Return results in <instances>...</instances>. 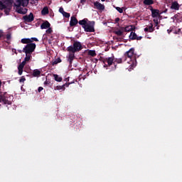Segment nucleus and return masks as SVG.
<instances>
[{
	"label": "nucleus",
	"mask_w": 182,
	"mask_h": 182,
	"mask_svg": "<svg viewBox=\"0 0 182 182\" xmlns=\"http://www.w3.org/2000/svg\"><path fill=\"white\" fill-rule=\"evenodd\" d=\"M81 50H82V45L78 41H74L73 46H70L67 48L68 52L71 53H75Z\"/></svg>",
	"instance_id": "1"
},
{
	"label": "nucleus",
	"mask_w": 182,
	"mask_h": 182,
	"mask_svg": "<svg viewBox=\"0 0 182 182\" xmlns=\"http://www.w3.org/2000/svg\"><path fill=\"white\" fill-rule=\"evenodd\" d=\"M36 48V43L26 44V46L23 48V53H25L26 54H31L35 52Z\"/></svg>",
	"instance_id": "2"
},
{
	"label": "nucleus",
	"mask_w": 182,
	"mask_h": 182,
	"mask_svg": "<svg viewBox=\"0 0 182 182\" xmlns=\"http://www.w3.org/2000/svg\"><path fill=\"white\" fill-rule=\"evenodd\" d=\"M95 25V21H89V24L86 26H82L84 31L87 33H94L95 32V28H94V26Z\"/></svg>",
	"instance_id": "3"
},
{
	"label": "nucleus",
	"mask_w": 182,
	"mask_h": 182,
	"mask_svg": "<svg viewBox=\"0 0 182 182\" xmlns=\"http://www.w3.org/2000/svg\"><path fill=\"white\" fill-rule=\"evenodd\" d=\"M12 9V7L11 6H6V5L2 3L1 1H0V10H4V13L6 16L9 15V13L11 10Z\"/></svg>",
	"instance_id": "4"
},
{
	"label": "nucleus",
	"mask_w": 182,
	"mask_h": 182,
	"mask_svg": "<svg viewBox=\"0 0 182 182\" xmlns=\"http://www.w3.org/2000/svg\"><path fill=\"white\" fill-rule=\"evenodd\" d=\"M23 19L26 23H31L35 20V16H33V13H31L29 15L23 16Z\"/></svg>",
	"instance_id": "5"
},
{
	"label": "nucleus",
	"mask_w": 182,
	"mask_h": 182,
	"mask_svg": "<svg viewBox=\"0 0 182 182\" xmlns=\"http://www.w3.org/2000/svg\"><path fill=\"white\" fill-rule=\"evenodd\" d=\"M15 7H26L28 6V0H16Z\"/></svg>",
	"instance_id": "6"
},
{
	"label": "nucleus",
	"mask_w": 182,
	"mask_h": 182,
	"mask_svg": "<svg viewBox=\"0 0 182 182\" xmlns=\"http://www.w3.org/2000/svg\"><path fill=\"white\" fill-rule=\"evenodd\" d=\"M75 58V53H68V55L67 56V60L68 63H70V67H72V64Z\"/></svg>",
	"instance_id": "7"
},
{
	"label": "nucleus",
	"mask_w": 182,
	"mask_h": 182,
	"mask_svg": "<svg viewBox=\"0 0 182 182\" xmlns=\"http://www.w3.org/2000/svg\"><path fill=\"white\" fill-rule=\"evenodd\" d=\"M129 38H130V40L132 41H141L143 38V37L138 36L137 34H136V33L132 31L131 32L130 36H129Z\"/></svg>",
	"instance_id": "8"
},
{
	"label": "nucleus",
	"mask_w": 182,
	"mask_h": 182,
	"mask_svg": "<svg viewBox=\"0 0 182 182\" xmlns=\"http://www.w3.org/2000/svg\"><path fill=\"white\" fill-rule=\"evenodd\" d=\"M26 63H28L27 61H23L21 63L20 65H18V75H22L23 74V68L25 67Z\"/></svg>",
	"instance_id": "9"
},
{
	"label": "nucleus",
	"mask_w": 182,
	"mask_h": 182,
	"mask_svg": "<svg viewBox=\"0 0 182 182\" xmlns=\"http://www.w3.org/2000/svg\"><path fill=\"white\" fill-rule=\"evenodd\" d=\"M16 12L21 15H25L28 12V9L21 6H16Z\"/></svg>",
	"instance_id": "10"
},
{
	"label": "nucleus",
	"mask_w": 182,
	"mask_h": 182,
	"mask_svg": "<svg viewBox=\"0 0 182 182\" xmlns=\"http://www.w3.org/2000/svg\"><path fill=\"white\" fill-rule=\"evenodd\" d=\"M134 48H130V50H129L127 52H125L124 55H125V58H129L131 59L133 55H134Z\"/></svg>",
	"instance_id": "11"
},
{
	"label": "nucleus",
	"mask_w": 182,
	"mask_h": 182,
	"mask_svg": "<svg viewBox=\"0 0 182 182\" xmlns=\"http://www.w3.org/2000/svg\"><path fill=\"white\" fill-rule=\"evenodd\" d=\"M0 102H2L4 105H11V102L9 101L8 98L5 95H0Z\"/></svg>",
	"instance_id": "12"
},
{
	"label": "nucleus",
	"mask_w": 182,
	"mask_h": 182,
	"mask_svg": "<svg viewBox=\"0 0 182 182\" xmlns=\"http://www.w3.org/2000/svg\"><path fill=\"white\" fill-rule=\"evenodd\" d=\"M95 9L100 11L105 10V6L104 4H102L101 3H99L98 1H96L94 3Z\"/></svg>",
	"instance_id": "13"
},
{
	"label": "nucleus",
	"mask_w": 182,
	"mask_h": 182,
	"mask_svg": "<svg viewBox=\"0 0 182 182\" xmlns=\"http://www.w3.org/2000/svg\"><path fill=\"white\" fill-rule=\"evenodd\" d=\"M78 23V20L74 16H71L70 26V27H75Z\"/></svg>",
	"instance_id": "14"
},
{
	"label": "nucleus",
	"mask_w": 182,
	"mask_h": 182,
	"mask_svg": "<svg viewBox=\"0 0 182 182\" xmlns=\"http://www.w3.org/2000/svg\"><path fill=\"white\" fill-rule=\"evenodd\" d=\"M75 83V81L70 82H66L65 85H63L62 86H58L56 87L57 90H65V87H69L70 85H73Z\"/></svg>",
	"instance_id": "15"
},
{
	"label": "nucleus",
	"mask_w": 182,
	"mask_h": 182,
	"mask_svg": "<svg viewBox=\"0 0 182 182\" xmlns=\"http://www.w3.org/2000/svg\"><path fill=\"white\" fill-rule=\"evenodd\" d=\"M107 63L108 66H111L112 64H114V58H108L104 59V63Z\"/></svg>",
	"instance_id": "16"
},
{
	"label": "nucleus",
	"mask_w": 182,
	"mask_h": 182,
	"mask_svg": "<svg viewBox=\"0 0 182 182\" xmlns=\"http://www.w3.org/2000/svg\"><path fill=\"white\" fill-rule=\"evenodd\" d=\"M180 5L177 1H174L171 4V9L178 11L179 10Z\"/></svg>",
	"instance_id": "17"
},
{
	"label": "nucleus",
	"mask_w": 182,
	"mask_h": 182,
	"mask_svg": "<svg viewBox=\"0 0 182 182\" xmlns=\"http://www.w3.org/2000/svg\"><path fill=\"white\" fill-rule=\"evenodd\" d=\"M21 43L23 44H35L34 43H33V41L30 38H21Z\"/></svg>",
	"instance_id": "18"
},
{
	"label": "nucleus",
	"mask_w": 182,
	"mask_h": 182,
	"mask_svg": "<svg viewBox=\"0 0 182 182\" xmlns=\"http://www.w3.org/2000/svg\"><path fill=\"white\" fill-rule=\"evenodd\" d=\"M159 9H151V16L152 18H157L159 16Z\"/></svg>",
	"instance_id": "19"
},
{
	"label": "nucleus",
	"mask_w": 182,
	"mask_h": 182,
	"mask_svg": "<svg viewBox=\"0 0 182 182\" xmlns=\"http://www.w3.org/2000/svg\"><path fill=\"white\" fill-rule=\"evenodd\" d=\"M50 23L46 21L45 22H43V23L40 27L41 29H47V28H50Z\"/></svg>",
	"instance_id": "20"
},
{
	"label": "nucleus",
	"mask_w": 182,
	"mask_h": 182,
	"mask_svg": "<svg viewBox=\"0 0 182 182\" xmlns=\"http://www.w3.org/2000/svg\"><path fill=\"white\" fill-rule=\"evenodd\" d=\"M14 0H4L3 4L6 6V7H12Z\"/></svg>",
	"instance_id": "21"
},
{
	"label": "nucleus",
	"mask_w": 182,
	"mask_h": 182,
	"mask_svg": "<svg viewBox=\"0 0 182 182\" xmlns=\"http://www.w3.org/2000/svg\"><path fill=\"white\" fill-rule=\"evenodd\" d=\"M87 21H88L87 18H84L83 20L79 21L77 23H79V25H81L82 26H85L89 24V23H87Z\"/></svg>",
	"instance_id": "22"
},
{
	"label": "nucleus",
	"mask_w": 182,
	"mask_h": 182,
	"mask_svg": "<svg viewBox=\"0 0 182 182\" xmlns=\"http://www.w3.org/2000/svg\"><path fill=\"white\" fill-rule=\"evenodd\" d=\"M135 29L134 26H127L124 28V32H130Z\"/></svg>",
	"instance_id": "23"
},
{
	"label": "nucleus",
	"mask_w": 182,
	"mask_h": 182,
	"mask_svg": "<svg viewBox=\"0 0 182 182\" xmlns=\"http://www.w3.org/2000/svg\"><path fill=\"white\" fill-rule=\"evenodd\" d=\"M41 14L43 16H46L48 14H49L48 7L45 6L44 8H43V9L41 10Z\"/></svg>",
	"instance_id": "24"
},
{
	"label": "nucleus",
	"mask_w": 182,
	"mask_h": 182,
	"mask_svg": "<svg viewBox=\"0 0 182 182\" xmlns=\"http://www.w3.org/2000/svg\"><path fill=\"white\" fill-rule=\"evenodd\" d=\"M143 4L146 6H151L154 4V0H144Z\"/></svg>",
	"instance_id": "25"
},
{
	"label": "nucleus",
	"mask_w": 182,
	"mask_h": 182,
	"mask_svg": "<svg viewBox=\"0 0 182 182\" xmlns=\"http://www.w3.org/2000/svg\"><path fill=\"white\" fill-rule=\"evenodd\" d=\"M32 76L33 77H41V71L38 70H35L32 73Z\"/></svg>",
	"instance_id": "26"
},
{
	"label": "nucleus",
	"mask_w": 182,
	"mask_h": 182,
	"mask_svg": "<svg viewBox=\"0 0 182 182\" xmlns=\"http://www.w3.org/2000/svg\"><path fill=\"white\" fill-rule=\"evenodd\" d=\"M62 63V60H60V58H58L57 59L51 62V65L52 66H54V65H56L58 63Z\"/></svg>",
	"instance_id": "27"
},
{
	"label": "nucleus",
	"mask_w": 182,
	"mask_h": 182,
	"mask_svg": "<svg viewBox=\"0 0 182 182\" xmlns=\"http://www.w3.org/2000/svg\"><path fill=\"white\" fill-rule=\"evenodd\" d=\"M113 33H114L117 36H123V31L122 30H119V29H117L116 31H113Z\"/></svg>",
	"instance_id": "28"
},
{
	"label": "nucleus",
	"mask_w": 182,
	"mask_h": 182,
	"mask_svg": "<svg viewBox=\"0 0 182 182\" xmlns=\"http://www.w3.org/2000/svg\"><path fill=\"white\" fill-rule=\"evenodd\" d=\"M88 55H90L92 58H95L97 55L95 50H89Z\"/></svg>",
	"instance_id": "29"
},
{
	"label": "nucleus",
	"mask_w": 182,
	"mask_h": 182,
	"mask_svg": "<svg viewBox=\"0 0 182 182\" xmlns=\"http://www.w3.org/2000/svg\"><path fill=\"white\" fill-rule=\"evenodd\" d=\"M54 79L55 81H57L58 82H60L63 80L62 77H59V75H54Z\"/></svg>",
	"instance_id": "30"
},
{
	"label": "nucleus",
	"mask_w": 182,
	"mask_h": 182,
	"mask_svg": "<svg viewBox=\"0 0 182 182\" xmlns=\"http://www.w3.org/2000/svg\"><path fill=\"white\" fill-rule=\"evenodd\" d=\"M31 58V54H26V58H24V62H29Z\"/></svg>",
	"instance_id": "31"
},
{
	"label": "nucleus",
	"mask_w": 182,
	"mask_h": 182,
	"mask_svg": "<svg viewBox=\"0 0 182 182\" xmlns=\"http://www.w3.org/2000/svg\"><path fill=\"white\" fill-rule=\"evenodd\" d=\"M153 26V23H150L147 27V29H149V33H153L154 31V28Z\"/></svg>",
	"instance_id": "32"
},
{
	"label": "nucleus",
	"mask_w": 182,
	"mask_h": 182,
	"mask_svg": "<svg viewBox=\"0 0 182 182\" xmlns=\"http://www.w3.org/2000/svg\"><path fill=\"white\" fill-rule=\"evenodd\" d=\"M62 15L63 16V17L67 18H69L70 17V13H68V12H63Z\"/></svg>",
	"instance_id": "33"
},
{
	"label": "nucleus",
	"mask_w": 182,
	"mask_h": 182,
	"mask_svg": "<svg viewBox=\"0 0 182 182\" xmlns=\"http://www.w3.org/2000/svg\"><path fill=\"white\" fill-rule=\"evenodd\" d=\"M114 62L118 64L122 63V58H115V60L114 59Z\"/></svg>",
	"instance_id": "34"
},
{
	"label": "nucleus",
	"mask_w": 182,
	"mask_h": 182,
	"mask_svg": "<svg viewBox=\"0 0 182 182\" xmlns=\"http://www.w3.org/2000/svg\"><path fill=\"white\" fill-rule=\"evenodd\" d=\"M116 9L117 10L118 12H119V14H122L123 13V9L120 7H117Z\"/></svg>",
	"instance_id": "35"
},
{
	"label": "nucleus",
	"mask_w": 182,
	"mask_h": 182,
	"mask_svg": "<svg viewBox=\"0 0 182 182\" xmlns=\"http://www.w3.org/2000/svg\"><path fill=\"white\" fill-rule=\"evenodd\" d=\"M26 81V77L24 76L21 77V79L19 80L20 82H25Z\"/></svg>",
	"instance_id": "36"
},
{
	"label": "nucleus",
	"mask_w": 182,
	"mask_h": 182,
	"mask_svg": "<svg viewBox=\"0 0 182 182\" xmlns=\"http://www.w3.org/2000/svg\"><path fill=\"white\" fill-rule=\"evenodd\" d=\"M58 12H60V14H64V13H66L65 11H64V9L60 7V9H58Z\"/></svg>",
	"instance_id": "37"
},
{
	"label": "nucleus",
	"mask_w": 182,
	"mask_h": 182,
	"mask_svg": "<svg viewBox=\"0 0 182 182\" xmlns=\"http://www.w3.org/2000/svg\"><path fill=\"white\" fill-rule=\"evenodd\" d=\"M52 32H53V30H52L51 28H48V29L46 30V33H47L48 34H50Z\"/></svg>",
	"instance_id": "38"
},
{
	"label": "nucleus",
	"mask_w": 182,
	"mask_h": 182,
	"mask_svg": "<svg viewBox=\"0 0 182 182\" xmlns=\"http://www.w3.org/2000/svg\"><path fill=\"white\" fill-rule=\"evenodd\" d=\"M6 38L8 40V41H10L11 40V33H9L7 35H6Z\"/></svg>",
	"instance_id": "39"
},
{
	"label": "nucleus",
	"mask_w": 182,
	"mask_h": 182,
	"mask_svg": "<svg viewBox=\"0 0 182 182\" xmlns=\"http://www.w3.org/2000/svg\"><path fill=\"white\" fill-rule=\"evenodd\" d=\"M179 15L178 14H175V16H173V19H176V20H178L179 19Z\"/></svg>",
	"instance_id": "40"
},
{
	"label": "nucleus",
	"mask_w": 182,
	"mask_h": 182,
	"mask_svg": "<svg viewBox=\"0 0 182 182\" xmlns=\"http://www.w3.org/2000/svg\"><path fill=\"white\" fill-rule=\"evenodd\" d=\"M173 31V27H170V29L167 30L168 34H170V33H172Z\"/></svg>",
	"instance_id": "41"
},
{
	"label": "nucleus",
	"mask_w": 182,
	"mask_h": 182,
	"mask_svg": "<svg viewBox=\"0 0 182 182\" xmlns=\"http://www.w3.org/2000/svg\"><path fill=\"white\" fill-rule=\"evenodd\" d=\"M29 39L32 40V42H33V41L38 42V39L36 38H29Z\"/></svg>",
	"instance_id": "42"
},
{
	"label": "nucleus",
	"mask_w": 182,
	"mask_h": 182,
	"mask_svg": "<svg viewBox=\"0 0 182 182\" xmlns=\"http://www.w3.org/2000/svg\"><path fill=\"white\" fill-rule=\"evenodd\" d=\"M51 82L50 81H45L44 85L48 86Z\"/></svg>",
	"instance_id": "43"
},
{
	"label": "nucleus",
	"mask_w": 182,
	"mask_h": 182,
	"mask_svg": "<svg viewBox=\"0 0 182 182\" xmlns=\"http://www.w3.org/2000/svg\"><path fill=\"white\" fill-rule=\"evenodd\" d=\"M154 22L155 25H159V20H157V18L154 19Z\"/></svg>",
	"instance_id": "44"
},
{
	"label": "nucleus",
	"mask_w": 182,
	"mask_h": 182,
	"mask_svg": "<svg viewBox=\"0 0 182 182\" xmlns=\"http://www.w3.org/2000/svg\"><path fill=\"white\" fill-rule=\"evenodd\" d=\"M144 32H150V30L148 28V27L144 28Z\"/></svg>",
	"instance_id": "45"
},
{
	"label": "nucleus",
	"mask_w": 182,
	"mask_h": 182,
	"mask_svg": "<svg viewBox=\"0 0 182 182\" xmlns=\"http://www.w3.org/2000/svg\"><path fill=\"white\" fill-rule=\"evenodd\" d=\"M43 90V87H38V92H41Z\"/></svg>",
	"instance_id": "46"
},
{
	"label": "nucleus",
	"mask_w": 182,
	"mask_h": 182,
	"mask_svg": "<svg viewBox=\"0 0 182 182\" xmlns=\"http://www.w3.org/2000/svg\"><path fill=\"white\" fill-rule=\"evenodd\" d=\"M119 21H120V18H115V23H119Z\"/></svg>",
	"instance_id": "47"
},
{
	"label": "nucleus",
	"mask_w": 182,
	"mask_h": 182,
	"mask_svg": "<svg viewBox=\"0 0 182 182\" xmlns=\"http://www.w3.org/2000/svg\"><path fill=\"white\" fill-rule=\"evenodd\" d=\"M3 33H4V32H3L1 30H0V38H1L2 36H4Z\"/></svg>",
	"instance_id": "48"
},
{
	"label": "nucleus",
	"mask_w": 182,
	"mask_h": 182,
	"mask_svg": "<svg viewBox=\"0 0 182 182\" xmlns=\"http://www.w3.org/2000/svg\"><path fill=\"white\" fill-rule=\"evenodd\" d=\"M125 27H120V31L124 32Z\"/></svg>",
	"instance_id": "49"
},
{
	"label": "nucleus",
	"mask_w": 182,
	"mask_h": 182,
	"mask_svg": "<svg viewBox=\"0 0 182 182\" xmlns=\"http://www.w3.org/2000/svg\"><path fill=\"white\" fill-rule=\"evenodd\" d=\"M176 31H177V33L178 34H180V33H182V31L180 28H178V30H176Z\"/></svg>",
	"instance_id": "50"
},
{
	"label": "nucleus",
	"mask_w": 182,
	"mask_h": 182,
	"mask_svg": "<svg viewBox=\"0 0 182 182\" xmlns=\"http://www.w3.org/2000/svg\"><path fill=\"white\" fill-rule=\"evenodd\" d=\"M173 34H176V35H179V33H178L177 31H173Z\"/></svg>",
	"instance_id": "51"
},
{
	"label": "nucleus",
	"mask_w": 182,
	"mask_h": 182,
	"mask_svg": "<svg viewBox=\"0 0 182 182\" xmlns=\"http://www.w3.org/2000/svg\"><path fill=\"white\" fill-rule=\"evenodd\" d=\"M85 0H80L81 4H85Z\"/></svg>",
	"instance_id": "52"
},
{
	"label": "nucleus",
	"mask_w": 182,
	"mask_h": 182,
	"mask_svg": "<svg viewBox=\"0 0 182 182\" xmlns=\"http://www.w3.org/2000/svg\"><path fill=\"white\" fill-rule=\"evenodd\" d=\"M149 10H151H151H155V9H153V6H149Z\"/></svg>",
	"instance_id": "53"
},
{
	"label": "nucleus",
	"mask_w": 182,
	"mask_h": 182,
	"mask_svg": "<svg viewBox=\"0 0 182 182\" xmlns=\"http://www.w3.org/2000/svg\"><path fill=\"white\" fill-rule=\"evenodd\" d=\"M71 0H63V1H65V2H70Z\"/></svg>",
	"instance_id": "54"
},
{
	"label": "nucleus",
	"mask_w": 182,
	"mask_h": 182,
	"mask_svg": "<svg viewBox=\"0 0 182 182\" xmlns=\"http://www.w3.org/2000/svg\"><path fill=\"white\" fill-rule=\"evenodd\" d=\"M18 52L20 53H22L23 50H18Z\"/></svg>",
	"instance_id": "55"
},
{
	"label": "nucleus",
	"mask_w": 182,
	"mask_h": 182,
	"mask_svg": "<svg viewBox=\"0 0 182 182\" xmlns=\"http://www.w3.org/2000/svg\"><path fill=\"white\" fill-rule=\"evenodd\" d=\"M1 85H2V82H1V81L0 80V87H1Z\"/></svg>",
	"instance_id": "56"
},
{
	"label": "nucleus",
	"mask_w": 182,
	"mask_h": 182,
	"mask_svg": "<svg viewBox=\"0 0 182 182\" xmlns=\"http://www.w3.org/2000/svg\"><path fill=\"white\" fill-rule=\"evenodd\" d=\"M155 27H159V25L155 24Z\"/></svg>",
	"instance_id": "57"
},
{
	"label": "nucleus",
	"mask_w": 182,
	"mask_h": 182,
	"mask_svg": "<svg viewBox=\"0 0 182 182\" xmlns=\"http://www.w3.org/2000/svg\"><path fill=\"white\" fill-rule=\"evenodd\" d=\"M159 26H157V27H156V29L159 30Z\"/></svg>",
	"instance_id": "58"
},
{
	"label": "nucleus",
	"mask_w": 182,
	"mask_h": 182,
	"mask_svg": "<svg viewBox=\"0 0 182 182\" xmlns=\"http://www.w3.org/2000/svg\"><path fill=\"white\" fill-rule=\"evenodd\" d=\"M102 2H105V1H106V0H101Z\"/></svg>",
	"instance_id": "59"
},
{
	"label": "nucleus",
	"mask_w": 182,
	"mask_h": 182,
	"mask_svg": "<svg viewBox=\"0 0 182 182\" xmlns=\"http://www.w3.org/2000/svg\"><path fill=\"white\" fill-rule=\"evenodd\" d=\"M36 1H38V0H36Z\"/></svg>",
	"instance_id": "60"
}]
</instances>
